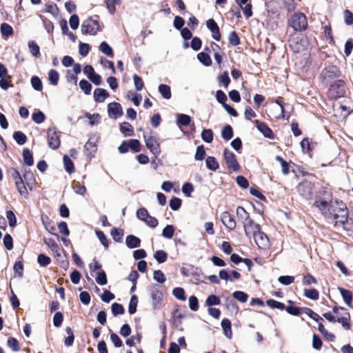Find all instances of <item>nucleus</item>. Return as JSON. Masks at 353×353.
<instances>
[{
  "mask_svg": "<svg viewBox=\"0 0 353 353\" xmlns=\"http://www.w3.org/2000/svg\"><path fill=\"white\" fill-rule=\"evenodd\" d=\"M313 205L329 221L335 225H341L345 229L347 222V209L341 201H332V194L325 188H322L315 196Z\"/></svg>",
  "mask_w": 353,
  "mask_h": 353,
  "instance_id": "1",
  "label": "nucleus"
},
{
  "mask_svg": "<svg viewBox=\"0 0 353 353\" xmlns=\"http://www.w3.org/2000/svg\"><path fill=\"white\" fill-rule=\"evenodd\" d=\"M320 77L323 82L330 84L339 79L341 70L336 65H328L322 70Z\"/></svg>",
  "mask_w": 353,
  "mask_h": 353,
  "instance_id": "2",
  "label": "nucleus"
},
{
  "mask_svg": "<svg viewBox=\"0 0 353 353\" xmlns=\"http://www.w3.org/2000/svg\"><path fill=\"white\" fill-rule=\"evenodd\" d=\"M289 26L295 31H303L307 27V21L304 14L298 12L294 13L289 19Z\"/></svg>",
  "mask_w": 353,
  "mask_h": 353,
  "instance_id": "3",
  "label": "nucleus"
},
{
  "mask_svg": "<svg viewBox=\"0 0 353 353\" xmlns=\"http://www.w3.org/2000/svg\"><path fill=\"white\" fill-rule=\"evenodd\" d=\"M345 94V81L342 79H338L330 83L329 89V97L332 99H336L343 97Z\"/></svg>",
  "mask_w": 353,
  "mask_h": 353,
  "instance_id": "4",
  "label": "nucleus"
},
{
  "mask_svg": "<svg viewBox=\"0 0 353 353\" xmlns=\"http://www.w3.org/2000/svg\"><path fill=\"white\" fill-rule=\"evenodd\" d=\"M100 30L99 23L91 18L84 21L81 25V31L83 34L95 35Z\"/></svg>",
  "mask_w": 353,
  "mask_h": 353,
  "instance_id": "5",
  "label": "nucleus"
},
{
  "mask_svg": "<svg viewBox=\"0 0 353 353\" xmlns=\"http://www.w3.org/2000/svg\"><path fill=\"white\" fill-rule=\"evenodd\" d=\"M143 138L146 147L150 150V151L155 157L159 155L161 153L160 144L157 138L152 135V132L150 131V135L144 134Z\"/></svg>",
  "mask_w": 353,
  "mask_h": 353,
  "instance_id": "6",
  "label": "nucleus"
},
{
  "mask_svg": "<svg viewBox=\"0 0 353 353\" xmlns=\"http://www.w3.org/2000/svg\"><path fill=\"white\" fill-rule=\"evenodd\" d=\"M314 187V185L313 183L305 179L299 183L297 186V191L302 197L306 199H310L313 195Z\"/></svg>",
  "mask_w": 353,
  "mask_h": 353,
  "instance_id": "7",
  "label": "nucleus"
},
{
  "mask_svg": "<svg viewBox=\"0 0 353 353\" xmlns=\"http://www.w3.org/2000/svg\"><path fill=\"white\" fill-rule=\"evenodd\" d=\"M223 156L228 168L234 172H237L240 170V165L237 161L236 155L232 152L230 151L228 149H225Z\"/></svg>",
  "mask_w": 353,
  "mask_h": 353,
  "instance_id": "8",
  "label": "nucleus"
},
{
  "mask_svg": "<svg viewBox=\"0 0 353 353\" xmlns=\"http://www.w3.org/2000/svg\"><path fill=\"white\" fill-rule=\"evenodd\" d=\"M150 292L154 309L159 308L163 301L162 292L159 290L157 285L150 286Z\"/></svg>",
  "mask_w": 353,
  "mask_h": 353,
  "instance_id": "9",
  "label": "nucleus"
},
{
  "mask_svg": "<svg viewBox=\"0 0 353 353\" xmlns=\"http://www.w3.org/2000/svg\"><path fill=\"white\" fill-rule=\"evenodd\" d=\"M253 236L255 243L259 248L265 249L269 246V239L268 236L261 229L259 231H254L251 234Z\"/></svg>",
  "mask_w": 353,
  "mask_h": 353,
  "instance_id": "10",
  "label": "nucleus"
},
{
  "mask_svg": "<svg viewBox=\"0 0 353 353\" xmlns=\"http://www.w3.org/2000/svg\"><path fill=\"white\" fill-rule=\"evenodd\" d=\"M108 113L112 119H117L123 114L121 104L117 102H111L108 105Z\"/></svg>",
  "mask_w": 353,
  "mask_h": 353,
  "instance_id": "11",
  "label": "nucleus"
},
{
  "mask_svg": "<svg viewBox=\"0 0 353 353\" xmlns=\"http://www.w3.org/2000/svg\"><path fill=\"white\" fill-rule=\"evenodd\" d=\"M60 139L58 132L54 129H48V146L53 149H57L60 145Z\"/></svg>",
  "mask_w": 353,
  "mask_h": 353,
  "instance_id": "12",
  "label": "nucleus"
},
{
  "mask_svg": "<svg viewBox=\"0 0 353 353\" xmlns=\"http://www.w3.org/2000/svg\"><path fill=\"white\" fill-rule=\"evenodd\" d=\"M221 220L223 224L229 230H233L236 228V221L232 214L225 211L221 213Z\"/></svg>",
  "mask_w": 353,
  "mask_h": 353,
  "instance_id": "13",
  "label": "nucleus"
},
{
  "mask_svg": "<svg viewBox=\"0 0 353 353\" xmlns=\"http://www.w3.org/2000/svg\"><path fill=\"white\" fill-rule=\"evenodd\" d=\"M206 26L212 33V38L217 41H220L221 35L216 21L213 19H210L207 21Z\"/></svg>",
  "mask_w": 353,
  "mask_h": 353,
  "instance_id": "14",
  "label": "nucleus"
},
{
  "mask_svg": "<svg viewBox=\"0 0 353 353\" xmlns=\"http://www.w3.org/2000/svg\"><path fill=\"white\" fill-rule=\"evenodd\" d=\"M244 232L248 237L251 236V234L254 231H259L261 229V226L258 223H255L251 218L247 221L243 223Z\"/></svg>",
  "mask_w": 353,
  "mask_h": 353,
  "instance_id": "15",
  "label": "nucleus"
},
{
  "mask_svg": "<svg viewBox=\"0 0 353 353\" xmlns=\"http://www.w3.org/2000/svg\"><path fill=\"white\" fill-rule=\"evenodd\" d=\"M305 41L297 38H291L289 40V46L290 49L296 53L301 52L304 50Z\"/></svg>",
  "mask_w": 353,
  "mask_h": 353,
  "instance_id": "16",
  "label": "nucleus"
},
{
  "mask_svg": "<svg viewBox=\"0 0 353 353\" xmlns=\"http://www.w3.org/2000/svg\"><path fill=\"white\" fill-rule=\"evenodd\" d=\"M257 129L264 135V137L273 139L274 134L272 130L264 122L256 120L254 121Z\"/></svg>",
  "mask_w": 353,
  "mask_h": 353,
  "instance_id": "17",
  "label": "nucleus"
},
{
  "mask_svg": "<svg viewBox=\"0 0 353 353\" xmlns=\"http://www.w3.org/2000/svg\"><path fill=\"white\" fill-rule=\"evenodd\" d=\"M85 153L88 157H93L97 152L96 139L90 138L84 145Z\"/></svg>",
  "mask_w": 353,
  "mask_h": 353,
  "instance_id": "18",
  "label": "nucleus"
},
{
  "mask_svg": "<svg viewBox=\"0 0 353 353\" xmlns=\"http://www.w3.org/2000/svg\"><path fill=\"white\" fill-rule=\"evenodd\" d=\"M109 96V92L103 88H97L93 93L94 99L97 103L104 102Z\"/></svg>",
  "mask_w": 353,
  "mask_h": 353,
  "instance_id": "19",
  "label": "nucleus"
},
{
  "mask_svg": "<svg viewBox=\"0 0 353 353\" xmlns=\"http://www.w3.org/2000/svg\"><path fill=\"white\" fill-rule=\"evenodd\" d=\"M339 291L340 292V294L346 305L348 307H352L353 296L352 292L350 290L344 289L343 288H339Z\"/></svg>",
  "mask_w": 353,
  "mask_h": 353,
  "instance_id": "20",
  "label": "nucleus"
},
{
  "mask_svg": "<svg viewBox=\"0 0 353 353\" xmlns=\"http://www.w3.org/2000/svg\"><path fill=\"white\" fill-rule=\"evenodd\" d=\"M236 214L239 221H241L242 224L250 219V214L241 206L236 208Z\"/></svg>",
  "mask_w": 353,
  "mask_h": 353,
  "instance_id": "21",
  "label": "nucleus"
},
{
  "mask_svg": "<svg viewBox=\"0 0 353 353\" xmlns=\"http://www.w3.org/2000/svg\"><path fill=\"white\" fill-rule=\"evenodd\" d=\"M221 324L225 336L228 339H231L232 336V331L230 321L228 319H223Z\"/></svg>",
  "mask_w": 353,
  "mask_h": 353,
  "instance_id": "22",
  "label": "nucleus"
},
{
  "mask_svg": "<svg viewBox=\"0 0 353 353\" xmlns=\"http://www.w3.org/2000/svg\"><path fill=\"white\" fill-rule=\"evenodd\" d=\"M125 243L129 248H135L140 246L141 240L138 237L130 234L127 236Z\"/></svg>",
  "mask_w": 353,
  "mask_h": 353,
  "instance_id": "23",
  "label": "nucleus"
},
{
  "mask_svg": "<svg viewBox=\"0 0 353 353\" xmlns=\"http://www.w3.org/2000/svg\"><path fill=\"white\" fill-rule=\"evenodd\" d=\"M206 168L213 172L216 171L219 168L217 160L214 157H208L205 159Z\"/></svg>",
  "mask_w": 353,
  "mask_h": 353,
  "instance_id": "24",
  "label": "nucleus"
},
{
  "mask_svg": "<svg viewBox=\"0 0 353 353\" xmlns=\"http://www.w3.org/2000/svg\"><path fill=\"white\" fill-rule=\"evenodd\" d=\"M158 90L161 97L165 99H170L172 97L171 88L166 84H160Z\"/></svg>",
  "mask_w": 353,
  "mask_h": 353,
  "instance_id": "25",
  "label": "nucleus"
},
{
  "mask_svg": "<svg viewBox=\"0 0 353 353\" xmlns=\"http://www.w3.org/2000/svg\"><path fill=\"white\" fill-rule=\"evenodd\" d=\"M120 130L125 136L133 135V127L128 122H123L120 124Z\"/></svg>",
  "mask_w": 353,
  "mask_h": 353,
  "instance_id": "26",
  "label": "nucleus"
},
{
  "mask_svg": "<svg viewBox=\"0 0 353 353\" xmlns=\"http://www.w3.org/2000/svg\"><path fill=\"white\" fill-rule=\"evenodd\" d=\"M64 168L67 172L71 174L74 171V163L68 155H64L63 158Z\"/></svg>",
  "mask_w": 353,
  "mask_h": 353,
  "instance_id": "27",
  "label": "nucleus"
},
{
  "mask_svg": "<svg viewBox=\"0 0 353 353\" xmlns=\"http://www.w3.org/2000/svg\"><path fill=\"white\" fill-rule=\"evenodd\" d=\"M59 79V74L55 70H50L48 72V81L52 85H57Z\"/></svg>",
  "mask_w": 353,
  "mask_h": 353,
  "instance_id": "28",
  "label": "nucleus"
},
{
  "mask_svg": "<svg viewBox=\"0 0 353 353\" xmlns=\"http://www.w3.org/2000/svg\"><path fill=\"white\" fill-rule=\"evenodd\" d=\"M13 139L19 145H23L27 141L26 135L21 131L14 132L13 134Z\"/></svg>",
  "mask_w": 353,
  "mask_h": 353,
  "instance_id": "29",
  "label": "nucleus"
},
{
  "mask_svg": "<svg viewBox=\"0 0 353 353\" xmlns=\"http://www.w3.org/2000/svg\"><path fill=\"white\" fill-rule=\"evenodd\" d=\"M197 59L205 66H210L212 64V60L208 54L205 52H200L197 54Z\"/></svg>",
  "mask_w": 353,
  "mask_h": 353,
  "instance_id": "30",
  "label": "nucleus"
},
{
  "mask_svg": "<svg viewBox=\"0 0 353 353\" xmlns=\"http://www.w3.org/2000/svg\"><path fill=\"white\" fill-rule=\"evenodd\" d=\"M23 158L25 164L28 166H31L34 163L33 156L28 149H24L23 150Z\"/></svg>",
  "mask_w": 353,
  "mask_h": 353,
  "instance_id": "31",
  "label": "nucleus"
},
{
  "mask_svg": "<svg viewBox=\"0 0 353 353\" xmlns=\"http://www.w3.org/2000/svg\"><path fill=\"white\" fill-rule=\"evenodd\" d=\"M221 137L223 139L228 141L233 137V130L230 125H225L221 131Z\"/></svg>",
  "mask_w": 353,
  "mask_h": 353,
  "instance_id": "32",
  "label": "nucleus"
},
{
  "mask_svg": "<svg viewBox=\"0 0 353 353\" xmlns=\"http://www.w3.org/2000/svg\"><path fill=\"white\" fill-rule=\"evenodd\" d=\"M28 48L32 56L35 57H40L41 54L39 46L34 41H30L28 42Z\"/></svg>",
  "mask_w": 353,
  "mask_h": 353,
  "instance_id": "33",
  "label": "nucleus"
},
{
  "mask_svg": "<svg viewBox=\"0 0 353 353\" xmlns=\"http://www.w3.org/2000/svg\"><path fill=\"white\" fill-rule=\"evenodd\" d=\"M15 185L17 188L18 192L21 196H27L28 194L26 187L25 186L24 181L23 179L16 181Z\"/></svg>",
  "mask_w": 353,
  "mask_h": 353,
  "instance_id": "34",
  "label": "nucleus"
},
{
  "mask_svg": "<svg viewBox=\"0 0 353 353\" xmlns=\"http://www.w3.org/2000/svg\"><path fill=\"white\" fill-rule=\"evenodd\" d=\"M201 136L202 139L208 143H212L213 141V132L211 129L203 130Z\"/></svg>",
  "mask_w": 353,
  "mask_h": 353,
  "instance_id": "35",
  "label": "nucleus"
},
{
  "mask_svg": "<svg viewBox=\"0 0 353 353\" xmlns=\"http://www.w3.org/2000/svg\"><path fill=\"white\" fill-rule=\"evenodd\" d=\"M65 332L68 334V336L65 338L64 343L66 346L69 347L72 345L74 340V335L73 334V331L71 327H67L65 328Z\"/></svg>",
  "mask_w": 353,
  "mask_h": 353,
  "instance_id": "36",
  "label": "nucleus"
},
{
  "mask_svg": "<svg viewBox=\"0 0 353 353\" xmlns=\"http://www.w3.org/2000/svg\"><path fill=\"white\" fill-rule=\"evenodd\" d=\"M99 49L103 54L108 57H112L114 55L112 48L105 41H103L100 44Z\"/></svg>",
  "mask_w": 353,
  "mask_h": 353,
  "instance_id": "37",
  "label": "nucleus"
},
{
  "mask_svg": "<svg viewBox=\"0 0 353 353\" xmlns=\"http://www.w3.org/2000/svg\"><path fill=\"white\" fill-rule=\"evenodd\" d=\"M1 33L3 37H10L13 34V29L11 26L6 23H3L1 25Z\"/></svg>",
  "mask_w": 353,
  "mask_h": 353,
  "instance_id": "38",
  "label": "nucleus"
},
{
  "mask_svg": "<svg viewBox=\"0 0 353 353\" xmlns=\"http://www.w3.org/2000/svg\"><path fill=\"white\" fill-rule=\"evenodd\" d=\"M172 294L176 299L180 301H185L186 296L185 295V290L182 288H174L172 290Z\"/></svg>",
  "mask_w": 353,
  "mask_h": 353,
  "instance_id": "39",
  "label": "nucleus"
},
{
  "mask_svg": "<svg viewBox=\"0 0 353 353\" xmlns=\"http://www.w3.org/2000/svg\"><path fill=\"white\" fill-rule=\"evenodd\" d=\"M221 303V300L219 296L214 294H211L208 296L205 301V305L208 307H211L212 305H218Z\"/></svg>",
  "mask_w": 353,
  "mask_h": 353,
  "instance_id": "40",
  "label": "nucleus"
},
{
  "mask_svg": "<svg viewBox=\"0 0 353 353\" xmlns=\"http://www.w3.org/2000/svg\"><path fill=\"white\" fill-rule=\"evenodd\" d=\"M174 234V227L172 225H166L162 231V236L166 239H172Z\"/></svg>",
  "mask_w": 353,
  "mask_h": 353,
  "instance_id": "41",
  "label": "nucleus"
},
{
  "mask_svg": "<svg viewBox=\"0 0 353 353\" xmlns=\"http://www.w3.org/2000/svg\"><path fill=\"white\" fill-rule=\"evenodd\" d=\"M79 87L86 95L90 94L92 90V85L88 81L82 79L79 81Z\"/></svg>",
  "mask_w": 353,
  "mask_h": 353,
  "instance_id": "42",
  "label": "nucleus"
},
{
  "mask_svg": "<svg viewBox=\"0 0 353 353\" xmlns=\"http://www.w3.org/2000/svg\"><path fill=\"white\" fill-rule=\"evenodd\" d=\"M138 304V298L136 295L132 296L128 306V312L130 314H133L137 311V307Z\"/></svg>",
  "mask_w": 353,
  "mask_h": 353,
  "instance_id": "43",
  "label": "nucleus"
},
{
  "mask_svg": "<svg viewBox=\"0 0 353 353\" xmlns=\"http://www.w3.org/2000/svg\"><path fill=\"white\" fill-rule=\"evenodd\" d=\"M37 262L41 266L46 267L51 263V259L43 254H40L37 256Z\"/></svg>",
  "mask_w": 353,
  "mask_h": 353,
  "instance_id": "44",
  "label": "nucleus"
},
{
  "mask_svg": "<svg viewBox=\"0 0 353 353\" xmlns=\"http://www.w3.org/2000/svg\"><path fill=\"white\" fill-rule=\"evenodd\" d=\"M205 155L206 152L204 146L203 145L198 146L194 155L195 160L202 161L205 159Z\"/></svg>",
  "mask_w": 353,
  "mask_h": 353,
  "instance_id": "45",
  "label": "nucleus"
},
{
  "mask_svg": "<svg viewBox=\"0 0 353 353\" xmlns=\"http://www.w3.org/2000/svg\"><path fill=\"white\" fill-rule=\"evenodd\" d=\"M154 257L159 263H162L166 261L168 254L163 250H158L154 253Z\"/></svg>",
  "mask_w": 353,
  "mask_h": 353,
  "instance_id": "46",
  "label": "nucleus"
},
{
  "mask_svg": "<svg viewBox=\"0 0 353 353\" xmlns=\"http://www.w3.org/2000/svg\"><path fill=\"white\" fill-rule=\"evenodd\" d=\"M111 309H112V314L114 316L119 315V314H123L125 312V310H124V307H123V305L119 303H114L111 306Z\"/></svg>",
  "mask_w": 353,
  "mask_h": 353,
  "instance_id": "47",
  "label": "nucleus"
},
{
  "mask_svg": "<svg viewBox=\"0 0 353 353\" xmlns=\"http://www.w3.org/2000/svg\"><path fill=\"white\" fill-rule=\"evenodd\" d=\"M46 12L50 13L53 17H57L59 14V8L58 6L53 3H50L46 4Z\"/></svg>",
  "mask_w": 353,
  "mask_h": 353,
  "instance_id": "48",
  "label": "nucleus"
},
{
  "mask_svg": "<svg viewBox=\"0 0 353 353\" xmlns=\"http://www.w3.org/2000/svg\"><path fill=\"white\" fill-rule=\"evenodd\" d=\"M73 188L74 190V192L77 194H80L83 196L86 192V188L84 185H82L79 181H74L73 182Z\"/></svg>",
  "mask_w": 353,
  "mask_h": 353,
  "instance_id": "49",
  "label": "nucleus"
},
{
  "mask_svg": "<svg viewBox=\"0 0 353 353\" xmlns=\"http://www.w3.org/2000/svg\"><path fill=\"white\" fill-rule=\"evenodd\" d=\"M266 304L271 308H277L281 310L285 308V305H284V303L279 302L274 299H268L266 301Z\"/></svg>",
  "mask_w": 353,
  "mask_h": 353,
  "instance_id": "50",
  "label": "nucleus"
},
{
  "mask_svg": "<svg viewBox=\"0 0 353 353\" xmlns=\"http://www.w3.org/2000/svg\"><path fill=\"white\" fill-rule=\"evenodd\" d=\"M232 296L241 303H245L248 298V294L242 291H235L233 292Z\"/></svg>",
  "mask_w": 353,
  "mask_h": 353,
  "instance_id": "51",
  "label": "nucleus"
},
{
  "mask_svg": "<svg viewBox=\"0 0 353 353\" xmlns=\"http://www.w3.org/2000/svg\"><path fill=\"white\" fill-rule=\"evenodd\" d=\"M7 343L8 346L14 352H18L20 350L19 342L14 337L8 338Z\"/></svg>",
  "mask_w": 353,
  "mask_h": 353,
  "instance_id": "52",
  "label": "nucleus"
},
{
  "mask_svg": "<svg viewBox=\"0 0 353 353\" xmlns=\"http://www.w3.org/2000/svg\"><path fill=\"white\" fill-rule=\"evenodd\" d=\"M191 121V118L190 116L184 114H179L177 122L179 125L183 126H188L190 125Z\"/></svg>",
  "mask_w": 353,
  "mask_h": 353,
  "instance_id": "53",
  "label": "nucleus"
},
{
  "mask_svg": "<svg viewBox=\"0 0 353 353\" xmlns=\"http://www.w3.org/2000/svg\"><path fill=\"white\" fill-rule=\"evenodd\" d=\"M346 314H347V317H345V316L338 317L337 319H336V321H337L338 323H341L342 325V326L345 330H350V325L348 323V321H349V319L350 318V313L347 312H346Z\"/></svg>",
  "mask_w": 353,
  "mask_h": 353,
  "instance_id": "54",
  "label": "nucleus"
},
{
  "mask_svg": "<svg viewBox=\"0 0 353 353\" xmlns=\"http://www.w3.org/2000/svg\"><path fill=\"white\" fill-rule=\"evenodd\" d=\"M304 294L307 298L314 301L317 300L319 296L318 291L314 288L305 290Z\"/></svg>",
  "mask_w": 353,
  "mask_h": 353,
  "instance_id": "55",
  "label": "nucleus"
},
{
  "mask_svg": "<svg viewBox=\"0 0 353 353\" xmlns=\"http://www.w3.org/2000/svg\"><path fill=\"white\" fill-rule=\"evenodd\" d=\"M228 41L233 46H238L240 43V39L235 31H232L230 33L228 36Z\"/></svg>",
  "mask_w": 353,
  "mask_h": 353,
  "instance_id": "56",
  "label": "nucleus"
},
{
  "mask_svg": "<svg viewBox=\"0 0 353 353\" xmlns=\"http://www.w3.org/2000/svg\"><path fill=\"white\" fill-rule=\"evenodd\" d=\"M40 17L41 18V20L43 21V26H44L46 30L48 33H52V32L54 30L53 23L50 20L48 19L47 18H46L44 17L40 16Z\"/></svg>",
  "mask_w": 353,
  "mask_h": 353,
  "instance_id": "57",
  "label": "nucleus"
},
{
  "mask_svg": "<svg viewBox=\"0 0 353 353\" xmlns=\"http://www.w3.org/2000/svg\"><path fill=\"white\" fill-rule=\"evenodd\" d=\"M181 191L186 196L190 197L194 191L193 185L189 182L185 183L182 186Z\"/></svg>",
  "mask_w": 353,
  "mask_h": 353,
  "instance_id": "58",
  "label": "nucleus"
},
{
  "mask_svg": "<svg viewBox=\"0 0 353 353\" xmlns=\"http://www.w3.org/2000/svg\"><path fill=\"white\" fill-rule=\"evenodd\" d=\"M181 200L177 197H173L170 199L169 205L172 210H178L181 206Z\"/></svg>",
  "mask_w": 353,
  "mask_h": 353,
  "instance_id": "59",
  "label": "nucleus"
},
{
  "mask_svg": "<svg viewBox=\"0 0 353 353\" xmlns=\"http://www.w3.org/2000/svg\"><path fill=\"white\" fill-rule=\"evenodd\" d=\"M63 321V315L61 312H57L53 316V324L55 327L61 326Z\"/></svg>",
  "mask_w": 353,
  "mask_h": 353,
  "instance_id": "60",
  "label": "nucleus"
},
{
  "mask_svg": "<svg viewBox=\"0 0 353 353\" xmlns=\"http://www.w3.org/2000/svg\"><path fill=\"white\" fill-rule=\"evenodd\" d=\"M32 119L34 123L39 124L45 121L46 116L41 111H38L32 114Z\"/></svg>",
  "mask_w": 353,
  "mask_h": 353,
  "instance_id": "61",
  "label": "nucleus"
},
{
  "mask_svg": "<svg viewBox=\"0 0 353 353\" xmlns=\"http://www.w3.org/2000/svg\"><path fill=\"white\" fill-rule=\"evenodd\" d=\"M30 81H31L32 86L34 90H36L37 91H41L42 90V88H43L42 82L38 77L33 76L31 78Z\"/></svg>",
  "mask_w": 353,
  "mask_h": 353,
  "instance_id": "62",
  "label": "nucleus"
},
{
  "mask_svg": "<svg viewBox=\"0 0 353 353\" xmlns=\"http://www.w3.org/2000/svg\"><path fill=\"white\" fill-rule=\"evenodd\" d=\"M96 281L97 283L100 285H104L107 284V277L105 272L102 270L97 273V276L96 277Z\"/></svg>",
  "mask_w": 353,
  "mask_h": 353,
  "instance_id": "63",
  "label": "nucleus"
},
{
  "mask_svg": "<svg viewBox=\"0 0 353 353\" xmlns=\"http://www.w3.org/2000/svg\"><path fill=\"white\" fill-rule=\"evenodd\" d=\"M111 236L115 241L119 242L122 239L123 233L120 229L113 228L111 230Z\"/></svg>",
  "mask_w": 353,
  "mask_h": 353,
  "instance_id": "64",
  "label": "nucleus"
}]
</instances>
